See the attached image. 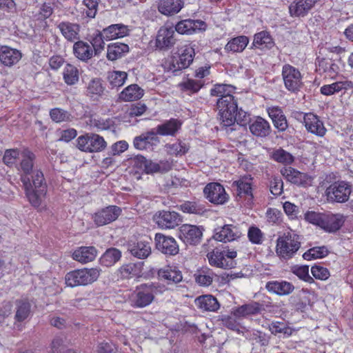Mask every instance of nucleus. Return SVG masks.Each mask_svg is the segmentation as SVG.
<instances>
[{"instance_id": "nucleus-1", "label": "nucleus", "mask_w": 353, "mask_h": 353, "mask_svg": "<svg viewBox=\"0 0 353 353\" xmlns=\"http://www.w3.org/2000/svg\"><path fill=\"white\" fill-rule=\"evenodd\" d=\"M31 176L32 181L30 176H24L22 178V183L30 203L34 207H39L46 194L47 185L41 170H34Z\"/></svg>"}, {"instance_id": "nucleus-2", "label": "nucleus", "mask_w": 353, "mask_h": 353, "mask_svg": "<svg viewBox=\"0 0 353 353\" xmlns=\"http://www.w3.org/2000/svg\"><path fill=\"white\" fill-rule=\"evenodd\" d=\"M305 221L320 227L329 233H334L343 225L346 216L342 214L330 212H318L307 211L304 215Z\"/></svg>"}, {"instance_id": "nucleus-3", "label": "nucleus", "mask_w": 353, "mask_h": 353, "mask_svg": "<svg viewBox=\"0 0 353 353\" xmlns=\"http://www.w3.org/2000/svg\"><path fill=\"white\" fill-rule=\"evenodd\" d=\"M164 291L165 287L157 283L141 284L132 294L131 305L134 307H145L154 301L155 295Z\"/></svg>"}, {"instance_id": "nucleus-4", "label": "nucleus", "mask_w": 353, "mask_h": 353, "mask_svg": "<svg viewBox=\"0 0 353 353\" xmlns=\"http://www.w3.org/2000/svg\"><path fill=\"white\" fill-rule=\"evenodd\" d=\"M100 275L98 268H82L69 272L65 276V284L74 288L88 285L97 280Z\"/></svg>"}, {"instance_id": "nucleus-5", "label": "nucleus", "mask_w": 353, "mask_h": 353, "mask_svg": "<svg viewBox=\"0 0 353 353\" xmlns=\"http://www.w3.org/2000/svg\"><path fill=\"white\" fill-rule=\"evenodd\" d=\"M301 246L299 236L294 233L288 232L277 239L276 253L284 259H291L299 250Z\"/></svg>"}, {"instance_id": "nucleus-6", "label": "nucleus", "mask_w": 353, "mask_h": 353, "mask_svg": "<svg viewBox=\"0 0 353 353\" xmlns=\"http://www.w3.org/2000/svg\"><path fill=\"white\" fill-rule=\"evenodd\" d=\"M352 192V185L345 181L332 183L325 190L327 200L331 203H343L347 202Z\"/></svg>"}, {"instance_id": "nucleus-7", "label": "nucleus", "mask_w": 353, "mask_h": 353, "mask_svg": "<svg viewBox=\"0 0 353 353\" xmlns=\"http://www.w3.org/2000/svg\"><path fill=\"white\" fill-rule=\"evenodd\" d=\"M217 108L219 111L221 124L224 127H230L235 123L234 114L238 110L237 102L234 97H226L224 99H218Z\"/></svg>"}, {"instance_id": "nucleus-8", "label": "nucleus", "mask_w": 353, "mask_h": 353, "mask_svg": "<svg viewBox=\"0 0 353 353\" xmlns=\"http://www.w3.org/2000/svg\"><path fill=\"white\" fill-rule=\"evenodd\" d=\"M76 142L79 150L89 153L100 152L107 147V143L104 139L94 133L81 135L77 139Z\"/></svg>"}, {"instance_id": "nucleus-9", "label": "nucleus", "mask_w": 353, "mask_h": 353, "mask_svg": "<svg viewBox=\"0 0 353 353\" xmlns=\"http://www.w3.org/2000/svg\"><path fill=\"white\" fill-rule=\"evenodd\" d=\"M282 77L285 88L290 92H298L303 85L300 71L290 64L283 66Z\"/></svg>"}, {"instance_id": "nucleus-10", "label": "nucleus", "mask_w": 353, "mask_h": 353, "mask_svg": "<svg viewBox=\"0 0 353 353\" xmlns=\"http://www.w3.org/2000/svg\"><path fill=\"white\" fill-rule=\"evenodd\" d=\"M203 194L206 199L214 205H223L230 198L224 187L215 182L208 183L203 189Z\"/></svg>"}, {"instance_id": "nucleus-11", "label": "nucleus", "mask_w": 353, "mask_h": 353, "mask_svg": "<svg viewBox=\"0 0 353 353\" xmlns=\"http://www.w3.org/2000/svg\"><path fill=\"white\" fill-rule=\"evenodd\" d=\"M156 248L166 256H175L179 252V245L174 238L157 233L154 237Z\"/></svg>"}, {"instance_id": "nucleus-12", "label": "nucleus", "mask_w": 353, "mask_h": 353, "mask_svg": "<svg viewBox=\"0 0 353 353\" xmlns=\"http://www.w3.org/2000/svg\"><path fill=\"white\" fill-rule=\"evenodd\" d=\"M194 50L192 47H185L178 57H172L168 69L176 75L179 71L187 68L193 61Z\"/></svg>"}, {"instance_id": "nucleus-13", "label": "nucleus", "mask_w": 353, "mask_h": 353, "mask_svg": "<svg viewBox=\"0 0 353 353\" xmlns=\"http://www.w3.org/2000/svg\"><path fill=\"white\" fill-rule=\"evenodd\" d=\"M121 210L116 205H109L97 211L93 215V220L96 225L102 226L115 221L121 214Z\"/></svg>"}, {"instance_id": "nucleus-14", "label": "nucleus", "mask_w": 353, "mask_h": 353, "mask_svg": "<svg viewBox=\"0 0 353 353\" xmlns=\"http://www.w3.org/2000/svg\"><path fill=\"white\" fill-rule=\"evenodd\" d=\"M179 236L185 243L196 245L201 240L203 231L199 226L183 224L179 228Z\"/></svg>"}, {"instance_id": "nucleus-15", "label": "nucleus", "mask_w": 353, "mask_h": 353, "mask_svg": "<svg viewBox=\"0 0 353 353\" xmlns=\"http://www.w3.org/2000/svg\"><path fill=\"white\" fill-rule=\"evenodd\" d=\"M157 225L163 229H172L178 226L181 222V215L174 211H160L155 215Z\"/></svg>"}, {"instance_id": "nucleus-16", "label": "nucleus", "mask_w": 353, "mask_h": 353, "mask_svg": "<svg viewBox=\"0 0 353 353\" xmlns=\"http://www.w3.org/2000/svg\"><path fill=\"white\" fill-rule=\"evenodd\" d=\"M34 160L35 155L31 151L24 150L21 153L20 163L17 166V168L19 172L21 181L24 176L29 177L34 170H37L34 169Z\"/></svg>"}, {"instance_id": "nucleus-17", "label": "nucleus", "mask_w": 353, "mask_h": 353, "mask_svg": "<svg viewBox=\"0 0 353 353\" xmlns=\"http://www.w3.org/2000/svg\"><path fill=\"white\" fill-rule=\"evenodd\" d=\"M281 174L287 181L296 185L306 186L310 182L308 175L292 167L283 168Z\"/></svg>"}, {"instance_id": "nucleus-18", "label": "nucleus", "mask_w": 353, "mask_h": 353, "mask_svg": "<svg viewBox=\"0 0 353 353\" xmlns=\"http://www.w3.org/2000/svg\"><path fill=\"white\" fill-rule=\"evenodd\" d=\"M305 126L308 132L319 137H323L326 133L323 121L313 113H307L304 115Z\"/></svg>"}, {"instance_id": "nucleus-19", "label": "nucleus", "mask_w": 353, "mask_h": 353, "mask_svg": "<svg viewBox=\"0 0 353 353\" xmlns=\"http://www.w3.org/2000/svg\"><path fill=\"white\" fill-rule=\"evenodd\" d=\"M264 310L262 304L252 301L248 303L242 305L239 307H234L232 311V314L236 318H245L248 316L256 315Z\"/></svg>"}, {"instance_id": "nucleus-20", "label": "nucleus", "mask_w": 353, "mask_h": 353, "mask_svg": "<svg viewBox=\"0 0 353 353\" xmlns=\"http://www.w3.org/2000/svg\"><path fill=\"white\" fill-rule=\"evenodd\" d=\"M207 257L210 264L216 268L231 269L235 265L234 261L228 260L225 257V250L221 251L216 248L209 252L207 254Z\"/></svg>"}, {"instance_id": "nucleus-21", "label": "nucleus", "mask_w": 353, "mask_h": 353, "mask_svg": "<svg viewBox=\"0 0 353 353\" xmlns=\"http://www.w3.org/2000/svg\"><path fill=\"white\" fill-rule=\"evenodd\" d=\"M174 31L172 28L162 27L158 31L156 38V47L159 50H167L174 43Z\"/></svg>"}, {"instance_id": "nucleus-22", "label": "nucleus", "mask_w": 353, "mask_h": 353, "mask_svg": "<svg viewBox=\"0 0 353 353\" xmlns=\"http://www.w3.org/2000/svg\"><path fill=\"white\" fill-rule=\"evenodd\" d=\"M32 305L26 299H19L14 302V319L21 323L28 319L31 314Z\"/></svg>"}, {"instance_id": "nucleus-23", "label": "nucleus", "mask_w": 353, "mask_h": 353, "mask_svg": "<svg viewBox=\"0 0 353 353\" xmlns=\"http://www.w3.org/2000/svg\"><path fill=\"white\" fill-rule=\"evenodd\" d=\"M319 0H295L289 6L292 17L305 16Z\"/></svg>"}, {"instance_id": "nucleus-24", "label": "nucleus", "mask_w": 353, "mask_h": 353, "mask_svg": "<svg viewBox=\"0 0 353 353\" xmlns=\"http://www.w3.org/2000/svg\"><path fill=\"white\" fill-rule=\"evenodd\" d=\"M241 234L238 227L233 225H225L214 234V238L216 241L228 242L238 239Z\"/></svg>"}, {"instance_id": "nucleus-25", "label": "nucleus", "mask_w": 353, "mask_h": 353, "mask_svg": "<svg viewBox=\"0 0 353 353\" xmlns=\"http://www.w3.org/2000/svg\"><path fill=\"white\" fill-rule=\"evenodd\" d=\"M128 250L138 259H146L151 254L150 241L145 239L131 242L128 245Z\"/></svg>"}, {"instance_id": "nucleus-26", "label": "nucleus", "mask_w": 353, "mask_h": 353, "mask_svg": "<svg viewBox=\"0 0 353 353\" xmlns=\"http://www.w3.org/2000/svg\"><path fill=\"white\" fill-rule=\"evenodd\" d=\"M157 274L160 280L166 281L168 284H176L183 280L181 271L174 266L161 268L158 271Z\"/></svg>"}, {"instance_id": "nucleus-27", "label": "nucleus", "mask_w": 353, "mask_h": 353, "mask_svg": "<svg viewBox=\"0 0 353 353\" xmlns=\"http://www.w3.org/2000/svg\"><path fill=\"white\" fill-rule=\"evenodd\" d=\"M57 28L68 41L74 42L79 39L80 26L77 23L62 21L57 25Z\"/></svg>"}, {"instance_id": "nucleus-28", "label": "nucleus", "mask_w": 353, "mask_h": 353, "mask_svg": "<svg viewBox=\"0 0 353 353\" xmlns=\"http://www.w3.org/2000/svg\"><path fill=\"white\" fill-rule=\"evenodd\" d=\"M267 110L272 120L274 126L280 132L285 131L288 127V123L281 108L278 106H272L268 108Z\"/></svg>"}, {"instance_id": "nucleus-29", "label": "nucleus", "mask_w": 353, "mask_h": 353, "mask_svg": "<svg viewBox=\"0 0 353 353\" xmlns=\"http://www.w3.org/2000/svg\"><path fill=\"white\" fill-rule=\"evenodd\" d=\"M265 288L268 291L279 296H285L294 291V286L285 281H271L266 283Z\"/></svg>"}, {"instance_id": "nucleus-30", "label": "nucleus", "mask_w": 353, "mask_h": 353, "mask_svg": "<svg viewBox=\"0 0 353 353\" xmlns=\"http://www.w3.org/2000/svg\"><path fill=\"white\" fill-rule=\"evenodd\" d=\"M183 6L184 0H160L158 10L164 15L172 16L179 12Z\"/></svg>"}, {"instance_id": "nucleus-31", "label": "nucleus", "mask_w": 353, "mask_h": 353, "mask_svg": "<svg viewBox=\"0 0 353 353\" xmlns=\"http://www.w3.org/2000/svg\"><path fill=\"white\" fill-rule=\"evenodd\" d=\"M128 34L129 29L128 26L122 23L112 24L102 30V35L107 41L121 38L128 35Z\"/></svg>"}, {"instance_id": "nucleus-32", "label": "nucleus", "mask_w": 353, "mask_h": 353, "mask_svg": "<svg viewBox=\"0 0 353 353\" xmlns=\"http://www.w3.org/2000/svg\"><path fill=\"white\" fill-rule=\"evenodd\" d=\"M182 122L176 119H170L156 128L157 133L161 136H175L179 131Z\"/></svg>"}, {"instance_id": "nucleus-33", "label": "nucleus", "mask_w": 353, "mask_h": 353, "mask_svg": "<svg viewBox=\"0 0 353 353\" xmlns=\"http://www.w3.org/2000/svg\"><path fill=\"white\" fill-rule=\"evenodd\" d=\"M73 53L79 60L87 62L94 55L92 48L88 43L78 40L73 45Z\"/></svg>"}, {"instance_id": "nucleus-34", "label": "nucleus", "mask_w": 353, "mask_h": 353, "mask_svg": "<svg viewBox=\"0 0 353 353\" xmlns=\"http://www.w3.org/2000/svg\"><path fill=\"white\" fill-rule=\"evenodd\" d=\"M144 94V90L137 84H131L124 88L119 94L121 101H133L140 99Z\"/></svg>"}, {"instance_id": "nucleus-35", "label": "nucleus", "mask_w": 353, "mask_h": 353, "mask_svg": "<svg viewBox=\"0 0 353 353\" xmlns=\"http://www.w3.org/2000/svg\"><path fill=\"white\" fill-rule=\"evenodd\" d=\"M97 254V249L93 246L81 247L72 254V259L81 263H87L94 260Z\"/></svg>"}, {"instance_id": "nucleus-36", "label": "nucleus", "mask_w": 353, "mask_h": 353, "mask_svg": "<svg viewBox=\"0 0 353 353\" xmlns=\"http://www.w3.org/2000/svg\"><path fill=\"white\" fill-rule=\"evenodd\" d=\"M21 58V53L16 49L4 46L0 50V61L6 66H12L16 64Z\"/></svg>"}, {"instance_id": "nucleus-37", "label": "nucleus", "mask_w": 353, "mask_h": 353, "mask_svg": "<svg viewBox=\"0 0 353 353\" xmlns=\"http://www.w3.org/2000/svg\"><path fill=\"white\" fill-rule=\"evenodd\" d=\"M251 133L259 137H265L270 133V125L269 123L262 117H257L249 125Z\"/></svg>"}, {"instance_id": "nucleus-38", "label": "nucleus", "mask_w": 353, "mask_h": 353, "mask_svg": "<svg viewBox=\"0 0 353 353\" xmlns=\"http://www.w3.org/2000/svg\"><path fill=\"white\" fill-rule=\"evenodd\" d=\"M318 61V70L319 72H325L330 77H332L336 74L339 71V67L334 62L335 60L333 58V56L327 57L317 58Z\"/></svg>"}, {"instance_id": "nucleus-39", "label": "nucleus", "mask_w": 353, "mask_h": 353, "mask_svg": "<svg viewBox=\"0 0 353 353\" xmlns=\"http://www.w3.org/2000/svg\"><path fill=\"white\" fill-rule=\"evenodd\" d=\"M196 305L201 310L205 311H216L220 305L216 299L212 295H203L195 299Z\"/></svg>"}, {"instance_id": "nucleus-40", "label": "nucleus", "mask_w": 353, "mask_h": 353, "mask_svg": "<svg viewBox=\"0 0 353 353\" xmlns=\"http://www.w3.org/2000/svg\"><path fill=\"white\" fill-rule=\"evenodd\" d=\"M353 87L351 81H336L332 84L325 85L321 88V93L325 96H330L342 90H346Z\"/></svg>"}, {"instance_id": "nucleus-41", "label": "nucleus", "mask_w": 353, "mask_h": 353, "mask_svg": "<svg viewBox=\"0 0 353 353\" xmlns=\"http://www.w3.org/2000/svg\"><path fill=\"white\" fill-rule=\"evenodd\" d=\"M129 51V47L123 43H112L107 47V59L115 61L122 57Z\"/></svg>"}, {"instance_id": "nucleus-42", "label": "nucleus", "mask_w": 353, "mask_h": 353, "mask_svg": "<svg viewBox=\"0 0 353 353\" xmlns=\"http://www.w3.org/2000/svg\"><path fill=\"white\" fill-rule=\"evenodd\" d=\"M121 257V252L119 250L111 248L108 249L100 258V263L105 267H110L115 264Z\"/></svg>"}, {"instance_id": "nucleus-43", "label": "nucleus", "mask_w": 353, "mask_h": 353, "mask_svg": "<svg viewBox=\"0 0 353 353\" xmlns=\"http://www.w3.org/2000/svg\"><path fill=\"white\" fill-rule=\"evenodd\" d=\"M270 157L274 161L283 165H290L294 161L293 155L281 148L273 150Z\"/></svg>"}, {"instance_id": "nucleus-44", "label": "nucleus", "mask_w": 353, "mask_h": 353, "mask_svg": "<svg viewBox=\"0 0 353 353\" xmlns=\"http://www.w3.org/2000/svg\"><path fill=\"white\" fill-rule=\"evenodd\" d=\"M119 276L123 279H129L139 275L141 272V263H130L123 265L119 270Z\"/></svg>"}, {"instance_id": "nucleus-45", "label": "nucleus", "mask_w": 353, "mask_h": 353, "mask_svg": "<svg viewBox=\"0 0 353 353\" xmlns=\"http://www.w3.org/2000/svg\"><path fill=\"white\" fill-rule=\"evenodd\" d=\"M249 39L245 36H239L232 39L225 47L228 52H242L247 46Z\"/></svg>"}, {"instance_id": "nucleus-46", "label": "nucleus", "mask_w": 353, "mask_h": 353, "mask_svg": "<svg viewBox=\"0 0 353 353\" xmlns=\"http://www.w3.org/2000/svg\"><path fill=\"white\" fill-rule=\"evenodd\" d=\"M214 276L213 271L208 268H201L194 274L196 282L202 286L211 285Z\"/></svg>"}, {"instance_id": "nucleus-47", "label": "nucleus", "mask_w": 353, "mask_h": 353, "mask_svg": "<svg viewBox=\"0 0 353 353\" xmlns=\"http://www.w3.org/2000/svg\"><path fill=\"white\" fill-rule=\"evenodd\" d=\"M273 44L272 39L265 31L260 32L254 35L253 46L256 48L270 49L273 46Z\"/></svg>"}, {"instance_id": "nucleus-48", "label": "nucleus", "mask_w": 353, "mask_h": 353, "mask_svg": "<svg viewBox=\"0 0 353 353\" xmlns=\"http://www.w3.org/2000/svg\"><path fill=\"white\" fill-rule=\"evenodd\" d=\"M104 36L102 31L97 30L90 37V44L92 48L94 56H98L105 48Z\"/></svg>"}, {"instance_id": "nucleus-49", "label": "nucleus", "mask_w": 353, "mask_h": 353, "mask_svg": "<svg viewBox=\"0 0 353 353\" xmlns=\"http://www.w3.org/2000/svg\"><path fill=\"white\" fill-rule=\"evenodd\" d=\"M127 77L125 72L114 70L108 72V80L112 88H119L125 83Z\"/></svg>"}, {"instance_id": "nucleus-50", "label": "nucleus", "mask_w": 353, "mask_h": 353, "mask_svg": "<svg viewBox=\"0 0 353 353\" xmlns=\"http://www.w3.org/2000/svg\"><path fill=\"white\" fill-rule=\"evenodd\" d=\"M63 79L68 85H74L79 81V70L71 65L67 64L63 71Z\"/></svg>"}, {"instance_id": "nucleus-51", "label": "nucleus", "mask_w": 353, "mask_h": 353, "mask_svg": "<svg viewBox=\"0 0 353 353\" xmlns=\"http://www.w3.org/2000/svg\"><path fill=\"white\" fill-rule=\"evenodd\" d=\"M50 116L52 120L56 123L68 122L73 119L70 113L59 108L52 109L50 111Z\"/></svg>"}, {"instance_id": "nucleus-52", "label": "nucleus", "mask_w": 353, "mask_h": 353, "mask_svg": "<svg viewBox=\"0 0 353 353\" xmlns=\"http://www.w3.org/2000/svg\"><path fill=\"white\" fill-rule=\"evenodd\" d=\"M328 252L327 248L325 246L314 247L305 252L303 254V258L307 261L321 259L326 256L328 254Z\"/></svg>"}, {"instance_id": "nucleus-53", "label": "nucleus", "mask_w": 353, "mask_h": 353, "mask_svg": "<svg viewBox=\"0 0 353 353\" xmlns=\"http://www.w3.org/2000/svg\"><path fill=\"white\" fill-rule=\"evenodd\" d=\"M233 87L227 84H216L211 90V95L219 99H224L226 97H233L232 94Z\"/></svg>"}, {"instance_id": "nucleus-54", "label": "nucleus", "mask_w": 353, "mask_h": 353, "mask_svg": "<svg viewBox=\"0 0 353 353\" xmlns=\"http://www.w3.org/2000/svg\"><path fill=\"white\" fill-rule=\"evenodd\" d=\"M102 82L99 79H94L90 81L87 87V94L90 97L100 96L103 92Z\"/></svg>"}, {"instance_id": "nucleus-55", "label": "nucleus", "mask_w": 353, "mask_h": 353, "mask_svg": "<svg viewBox=\"0 0 353 353\" xmlns=\"http://www.w3.org/2000/svg\"><path fill=\"white\" fill-rule=\"evenodd\" d=\"M181 209L184 212L196 214H201L205 212L203 205L192 201H187L183 203L181 205Z\"/></svg>"}, {"instance_id": "nucleus-56", "label": "nucleus", "mask_w": 353, "mask_h": 353, "mask_svg": "<svg viewBox=\"0 0 353 353\" xmlns=\"http://www.w3.org/2000/svg\"><path fill=\"white\" fill-rule=\"evenodd\" d=\"M232 187H236V194L238 196H250L252 198V187L250 183L243 181H237L233 182Z\"/></svg>"}, {"instance_id": "nucleus-57", "label": "nucleus", "mask_w": 353, "mask_h": 353, "mask_svg": "<svg viewBox=\"0 0 353 353\" xmlns=\"http://www.w3.org/2000/svg\"><path fill=\"white\" fill-rule=\"evenodd\" d=\"M165 148H167V152L169 154L176 156L185 154L188 150L185 143H182L181 141L172 144H167Z\"/></svg>"}, {"instance_id": "nucleus-58", "label": "nucleus", "mask_w": 353, "mask_h": 353, "mask_svg": "<svg viewBox=\"0 0 353 353\" xmlns=\"http://www.w3.org/2000/svg\"><path fill=\"white\" fill-rule=\"evenodd\" d=\"M292 272L300 279L306 282L312 283L314 281V279L309 274L308 265L294 266L292 268Z\"/></svg>"}, {"instance_id": "nucleus-59", "label": "nucleus", "mask_w": 353, "mask_h": 353, "mask_svg": "<svg viewBox=\"0 0 353 353\" xmlns=\"http://www.w3.org/2000/svg\"><path fill=\"white\" fill-rule=\"evenodd\" d=\"M180 85L182 90L193 94L197 92L201 88L203 83L199 80L188 79L186 81L181 83Z\"/></svg>"}, {"instance_id": "nucleus-60", "label": "nucleus", "mask_w": 353, "mask_h": 353, "mask_svg": "<svg viewBox=\"0 0 353 353\" xmlns=\"http://www.w3.org/2000/svg\"><path fill=\"white\" fill-rule=\"evenodd\" d=\"M132 167L137 170V172H144L147 159L143 155L138 154L128 159Z\"/></svg>"}, {"instance_id": "nucleus-61", "label": "nucleus", "mask_w": 353, "mask_h": 353, "mask_svg": "<svg viewBox=\"0 0 353 353\" xmlns=\"http://www.w3.org/2000/svg\"><path fill=\"white\" fill-rule=\"evenodd\" d=\"M20 157L21 154L19 150H6L3 157V161L6 165L8 166H12L15 163L17 159L19 158Z\"/></svg>"}, {"instance_id": "nucleus-62", "label": "nucleus", "mask_w": 353, "mask_h": 353, "mask_svg": "<svg viewBox=\"0 0 353 353\" xmlns=\"http://www.w3.org/2000/svg\"><path fill=\"white\" fill-rule=\"evenodd\" d=\"M83 3L86 8L85 10L86 16L94 18L97 12L99 0H83Z\"/></svg>"}, {"instance_id": "nucleus-63", "label": "nucleus", "mask_w": 353, "mask_h": 353, "mask_svg": "<svg viewBox=\"0 0 353 353\" xmlns=\"http://www.w3.org/2000/svg\"><path fill=\"white\" fill-rule=\"evenodd\" d=\"M192 19H185L179 21L176 26V30L179 34H192Z\"/></svg>"}, {"instance_id": "nucleus-64", "label": "nucleus", "mask_w": 353, "mask_h": 353, "mask_svg": "<svg viewBox=\"0 0 353 353\" xmlns=\"http://www.w3.org/2000/svg\"><path fill=\"white\" fill-rule=\"evenodd\" d=\"M313 276L317 279L326 280L330 276V272L321 265H314L311 268Z\"/></svg>"}]
</instances>
